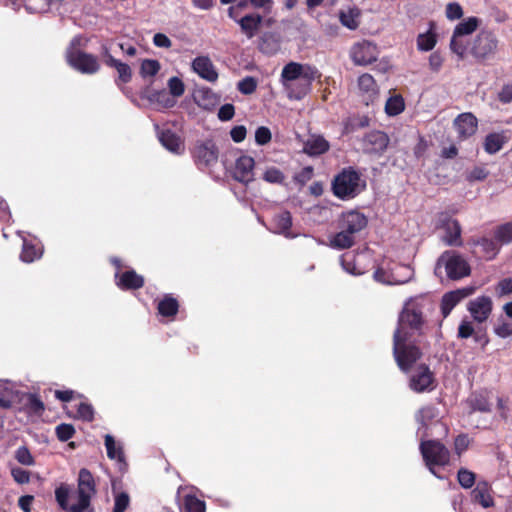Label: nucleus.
Here are the masks:
<instances>
[{"instance_id":"58","label":"nucleus","mask_w":512,"mask_h":512,"mask_svg":"<svg viewBox=\"0 0 512 512\" xmlns=\"http://www.w3.org/2000/svg\"><path fill=\"white\" fill-rule=\"evenodd\" d=\"M272 139L271 131L266 126H260L255 131V141L258 145H266Z\"/></svg>"},{"instance_id":"14","label":"nucleus","mask_w":512,"mask_h":512,"mask_svg":"<svg viewBox=\"0 0 512 512\" xmlns=\"http://www.w3.org/2000/svg\"><path fill=\"white\" fill-rule=\"evenodd\" d=\"M493 489L487 481H479L471 491V500L474 504L480 505L482 508H491L495 506L493 497Z\"/></svg>"},{"instance_id":"61","label":"nucleus","mask_w":512,"mask_h":512,"mask_svg":"<svg viewBox=\"0 0 512 512\" xmlns=\"http://www.w3.org/2000/svg\"><path fill=\"white\" fill-rule=\"evenodd\" d=\"M463 16V9L457 2H452L446 6V17L449 20H457Z\"/></svg>"},{"instance_id":"30","label":"nucleus","mask_w":512,"mask_h":512,"mask_svg":"<svg viewBox=\"0 0 512 512\" xmlns=\"http://www.w3.org/2000/svg\"><path fill=\"white\" fill-rule=\"evenodd\" d=\"M43 246L40 243L24 240L20 259L25 263H32L42 257Z\"/></svg>"},{"instance_id":"36","label":"nucleus","mask_w":512,"mask_h":512,"mask_svg":"<svg viewBox=\"0 0 512 512\" xmlns=\"http://www.w3.org/2000/svg\"><path fill=\"white\" fill-rule=\"evenodd\" d=\"M434 24H430V29L426 33L417 36V48L419 51H431L437 44V35L433 31Z\"/></svg>"},{"instance_id":"57","label":"nucleus","mask_w":512,"mask_h":512,"mask_svg":"<svg viewBox=\"0 0 512 512\" xmlns=\"http://www.w3.org/2000/svg\"><path fill=\"white\" fill-rule=\"evenodd\" d=\"M17 392L11 389H3L0 392V407L3 409H9L12 407L14 399L16 398Z\"/></svg>"},{"instance_id":"12","label":"nucleus","mask_w":512,"mask_h":512,"mask_svg":"<svg viewBox=\"0 0 512 512\" xmlns=\"http://www.w3.org/2000/svg\"><path fill=\"white\" fill-rule=\"evenodd\" d=\"M474 292L475 287L467 286L445 293L442 296L440 304L442 316L446 318L459 302L469 297Z\"/></svg>"},{"instance_id":"1","label":"nucleus","mask_w":512,"mask_h":512,"mask_svg":"<svg viewBox=\"0 0 512 512\" xmlns=\"http://www.w3.org/2000/svg\"><path fill=\"white\" fill-rule=\"evenodd\" d=\"M425 300L411 298L403 306L393 334V356L399 369L408 373L423 356Z\"/></svg>"},{"instance_id":"52","label":"nucleus","mask_w":512,"mask_h":512,"mask_svg":"<svg viewBox=\"0 0 512 512\" xmlns=\"http://www.w3.org/2000/svg\"><path fill=\"white\" fill-rule=\"evenodd\" d=\"M263 179L268 183L281 184L283 183L285 176L278 168L270 167L265 171Z\"/></svg>"},{"instance_id":"20","label":"nucleus","mask_w":512,"mask_h":512,"mask_svg":"<svg viewBox=\"0 0 512 512\" xmlns=\"http://www.w3.org/2000/svg\"><path fill=\"white\" fill-rule=\"evenodd\" d=\"M468 310L477 322L482 323L491 314L492 300L488 296L477 297L475 300L470 301Z\"/></svg>"},{"instance_id":"51","label":"nucleus","mask_w":512,"mask_h":512,"mask_svg":"<svg viewBox=\"0 0 512 512\" xmlns=\"http://www.w3.org/2000/svg\"><path fill=\"white\" fill-rule=\"evenodd\" d=\"M15 459L20 464L26 466H31L35 463L34 457L26 446H21L16 450Z\"/></svg>"},{"instance_id":"41","label":"nucleus","mask_w":512,"mask_h":512,"mask_svg":"<svg viewBox=\"0 0 512 512\" xmlns=\"http://www.w3.org/2000/svg\"><path fill=\"white\" fill-rule=\"evenodd\" d=\"M370 124V118L367 115H354L349 117L345 123V132L351 133L358 129L368 127Z\"/></svg>"},{"instance_id":"3","label":"nucleus","mask_w":512,"mask_h":512,"mask_svg":"<svg viewBox=\"0 0 512 512\" xmlns=\"http://www.w3.org/2000/svg\"><path fill=\"white\" fill-rule=\"evenodd\" d=\"M331 188L337 198L348 200L360 194L366 188V182L361 178L359 171L349 166L334 176Z\"/></svg>"},{"instance_id":"21","label":"nucleus","mask_w":512,"mask_h":512,"mask_svg":"<svg viewBox=\"0 0 512 512\" xmlns=\"http://www.w3.org/2000/svg\"><path fill=\"white\" fill-rule=\"evenodd\" d=\"M192 69L202 79L208 82H215L218 79V73L207 56H198L192 62Z\"/></svg>"},{"instance_id":"16","label":"nucleus","mask_w":512,"mask_h":512,"mask_svg":"<svg viewBox=\"0 0 512 512\" xmlns=\"http://www.w3.org/2000/svg\"><path fill=\"white\" fill-rule=\"evenodd\" d=\"M115 281L118 288L124 291L138 290L145 284L144 277L133 269L124 272L117 271L115 273Z\"/></svg>"},{"instance_id":"4","label":"nucleus","mask_w":512,"mask_h":512,"mask_svg":"<svg viewBox=\"0 0 512 512\" xmlns=\"http://www.w3.org/2000/svg\"><path fill=\"white\" fill-rule=\"evenodd\" d=\"M87 42L88 40L81 35L73 37L66 50V61L72 68L83 74H95L100 69L97 56L80 49L85 47Z\"/></svg>"},{"instance_id":"31","label":"nucleus","mask_w":512,"mask_h":512,"mask_svg":"<svg viewBox=\"0 0 512 512\" xmlns=\"http://www.w3.org/2000/svg\"><path fill=\"white\" fill-rule=\"evenodd\" d=\"M158 313L167 318H173L179 311V302L176 298L170 294L164 295V297L158 302L157 305Z\"/></svg>"},{"instance_id":"26","label":"nucleus","mask_w":512,"mask_h":512,"mask_svg":"<svg viewBox=\"0 0 512 512\" xmlns=\"http://www.w3.org/2000/svg\"><path fill=\"white\" fill-rule=\"evenodd\" d=\"M445 235L443 242L448 246L461 247L463 241L461 238L462 228L457 219L448 220L444 225Z\"/></svg>"},{"instance_id":"5","label":"nucleus","mask_w":512,"mask_h":512,"mask_svg":"<svg viewBox=\"0 0 512 512\" xmlns=\"http://www.w3.org/2000/svg\"><path fill=\"white\" fill-rule=\"evenodd\" d=\"M441 267H444L447 278L453 281L463 279L471 274L468 261L455 250H446L439 256L435 267L436 275H439Z\"/></svg>"},{"instance_id":"54","label":"nucleus","mask_w":512,"mask_h":512,"mask_svg":"<svg viewBox=\"0 0 512 512\" xmlns=\"http://www.w3.org/2000/svg\"><path fill=\"white\" fill-rule=\"evenodd\" d=\"M186 512H205V502L195 496H188L185 500Z\"/></svg>"},{"instance_id":"40","label":"nucleus","mask_w":512,"mask_h":512,"mask_svg":"<svg viewBox=\"0 0 512 512\" xmlns=\"http://www.w3.org/2000/svg\"><path fill=\"white\" fill-rule=\"evenodd\" d=\"M303 64L297 62H289L286 64L281 72L283 81H294L301 78Z\"/></svg>"},{"instance_id":"48","label":"nucleus","mask_w":512,"mask_h":512,"mask_svg":"<svg viewBox=\"0 0 512 512\" xmlns=\"http://www.w3.org/2000/svg\"><path fill=\"white\" fill-rule=\"evenodd\" d=\"M75 432V428L72 424L61 423L55 428L56 436L61 442H66L71 439Z\"/></svg>"},{"instance_id":"9","label":"nucleus","mask_w":512,"mask_h":512,"mask_svg":"<svg viewBox=\"0 0 512 512\" xmlns=\"http://www.w3.org/2000/svg\"><path fill=\"white\" fill-rule=\"evenodd\" d=\"M389 136L380 130H372L361 140L362 150L365 154L381 156L388 148Z\"/></svg>"},{"instance_id":"11","label":"nucleus","mask_w":512,"mask_h":512,"mask_svg":"<svg viewBox=\"0 0 512 512\" xmlns=\"http://www.w3.org/2000/svg\"><path fill=\"white\" fill-rule=\"evenodd\" d=\"M367 224V217L363 213L356 210L343 212L339 219V228L353 235L363 230Z\"/></svg>"},{"instance_id":"33","label":"nucleus","mask_w":512,"mask_h":512,"mask_svg":"<svg viewBox=\"0 0 512 512\" xmlns=\"http://www.w3.org/2000/svg\"><path fill=\"white\" fill-rule=\"evenodd\" d=\"M507 142V137L503 133H490L485 137L484 150L488 154H495L500 151Z\"/></svg>"},{"instance_id":"63","label":"nucleus","mask_w":512,"mask_h":512,"mask_svg":"<svg viewBox=\"0 0 512 512\" xmlns=\"http://www.w3.org/2000/svg\"><path fill=\"white\" fill-rule=\"evenodd\" d=\"M494 332L501 338H507L512 335V322L501 321L494 327Z\"/></svg>"},{"instance_id":"56","label":"nucleus","mask_w":512,"mask_h":512,"mask_svg":"<svg viewBox=\"0 0 512 512\" xmlns=\"http://www.w3.org/2000/svg\"><path fill=\"white\" fill-rule=\"evenodd\" d=\"M77 414L83 421L91 422L94 420V409L91 404L82 402L79 404Z\"/></svg>"},{"instance_id":"47","label":"nucleus","mask_w":512,"mask_h":512,"mask_svg":"<svg viewBox=\"0 0 512 512\" xmlns=\"http://www.w3.org/2000/svg\"><path fill=\"white\" fill-rule=\"evenodd\" d=\"M160 68H161L160 63L157 60L145 59L141 63L140 74L143 77H146V76L152 77V76H155L159 72Z\"/></svg>"},{"instance_id":"19","label":"nucleus","mask_w":512,"mask_h":512,"mask_svg":"<svg viewBox=\"0 0 512 512\" xmlns=\"http://www.w3.org/2000/svg\"><path fill=\"white\" fill-rule=\"evenodd\" d=\"M254 165L255 161L251 156L242 155L237 158L233 171L234 179L242 183L252 181Z\"/></svg>"},{"instance_id":"25","label":"nucleus","mask_w":512,"mask_h":512,"mask_svg":"<svg viewBox=\"0 0 512 512\" xmlns=\"http://www.w3.org/2000/svg\"><path fill=\"white\" fill-rule=\"evenodd\" d=\"M270 225L274 233L282 234L285 237H295V234L291 232L292 216L289 211L276 213L271 219Z\"/></svg>"},{"instance_id":"43","label":"nucleus","mask_w":512,"mask_h":512,"mask_svg":"<svg viewBox=\"0 0 512 512\" xmlns=\"http://www.w3.org/2000/svg\"><path fill=\"white\" fill-rule=\"evenodd\" d=\"M25 405L30 413L38 416L42 415L45 410V405L37 394L28 393Z\"/></svg>"},{"instance_id":"17","label":"nucleus","mask_w":512,"mask_h":512,"mask_svg":"<svg viewBox=\"0 0 512 512\" xmlns=\"http://www.w3.org/2000/svg\"><path fill=\"white\" fill-rule=\"evenodd\" d=\"M467 244L473 248L479 247L480 257L486 260L494 259L500 251V247L495 238L491 239L488 237H471L467 241Z\"/></svg>"},{"instance_id":"59","label":"nucleus","mask_w":512,"mask_h":512,"mask_svg":"<svg viewBox=\"0 0 512 512\" xmlns=\"http://www.w3.org/2000/svg\"><path fill=\"white\" fill-rule=\"evenodd\" d=\"M488 175L489 172L484 167L476 166L467 174L466 180L469 182L483 181Z\"/></svg>"},{"instance_id":"49","label":"nucleus","mask_w":512,"mask_h":512,"mask_svg":"<svg viewBox=\"0 0 512 512\" xmlns=\"http://www.w3.org/2000/svg\"><path fill=\"white\" fill-rule=\"evenodd\" d=\"M437 416V410L433 406H425L418 412L417 419L422 426H427Z\"/></svg>"},{"instance_id":"23","label":"nucleus","mask_w":512,"mask_h":512,"mask_svg":"<svg viewBox=\"0 0 512 512\" xmlns=\"http://www.w3.org/2000/svg\"><path fill=\"white\" fill-rule=\"evenodd\" d=\"M263 17L259 13H249L237 20L241 32L248 38L255 37L261 27Z\"/></svg>"},{"instance_id":"32","label":"nucleus","mask_w":512,"mask_h":512,"mask_svg":"<svg viewBox=\"0 0 512 512\" xmlns=\"http://www.w3.org/2000/svg\"><path fill=\"white\" fill-rule=\"evenodd\" d=\"M359 89L367 95L366 104L368 101H373L378 94V87L372 75L365 73L358 78Z\"/></svg>"},{"instance_id":"29","label":"nucleus","mask_w":512,"mask_h":512,"mask_svg":"<svg viewBox=\"0 0 512 512\" xmlns=\"http://www.w3.org/2000/svg\"><path fill=\"white\" fill-rule=\"evenodd\" d=\"M365 257L364 254L354 255L346 253L341 256V265L343 269L355 276L362 275L365 270L360 266L362 259Z\"/></svg>"},{"instance_id":"24","label":"nucleus","mask_w":512,"mask_h":512,"mask_svg":"<svg viewBox=\"0 0 512 512\" xmlns=\"http://www.w3.org/2000/svg\"><path fill=\"white\" fill-rule=\"evenodd\" d=\"M459 138L466 139L475 134L477 130V118L472 113H462L454 121Z\"/></svg>"},{"instance_id":"42","label":"nucleus","mask_w":512,"mask_h":512,"mask_svg":"<svg viewBox=\"0 0 512 512\" xmlns=\"http://www.w3.org/2000/svg\"><path fill=\"white\" fill-rule=\"evenodd\" d=\"M405 109V102L401 95H394L388 98L385 104V112L389 116H396Z\"/></svg>"},{"instance_id":"50","label":"nucleus","mask_w":512,"mask_h":512,"mask_svg":"<svg viewBox=\"0 0 512 512\" xmlns=\"http://www.w3.org/2000/svg\"><path fill=\"white\" fill-rule=\"evenodd\" d=\"M151 100L161 104L162 107H164V108H172L176 103L174 98H172L170 96V94L168 92H166L165 90H161V91H157V92L153 93Z\"/></svg>"},{"instance_id":"55","label":"nucleus","mask_w":512,"mask_h":512,"mask_svg":"<svg viewBox=\"0 0 512 512\" xmlns=\"http://www.w3.org/2000/svg\"><path fill=\"white\" fill-rule=\"evenodd\" d=\"M130 503V497L126 492H121L115 496L112 512H125Z\"/></svg>"},{"instance_id":"53","label":"nucleus","mask_w":512,"mask_h":512,"mask_svg":"<svg viewBox=\"0 0 512 512\" xmlns=\"http://www.w3.org/2000/svg\"><path fill=\"white\" fill-rule=\"evenodd\" d=\"M169 94L173 97H180L185 92V85L178 77H172L168 80Z\"/></svg>"},{"instance_id":"44","label":"nucleus","mask_w":512,"mask_h":512,"mask_svg":"<svg viewBox=\"0 0 512 512\" xmlns=\"http://www.w3.org/2000/svg\"><path fill=\"white\" fill-rule=\"evenodd\" d=\"M105 447L107 451L108 458L114 460L117 459L122 461L124 458L123 451L121 447L116 448V442L112 435L107 434L105 436Z\"/></svg>"},{"instance_id":"13","label":"nucleus","mask_w":512,"mask_h":512,"mask_svg":"<svg viewBox=\"0 0 512 512\" xmlns=\"http://www.w3.org/2000/svg\"><path fill=\"white\" fill-rule=\"evenodd\" d=\"M351 58L357 65H368L377 60L376 46L368 41L355 44L351 49Z\"/></svg>"},{"instance_id":"2","label":"nucleus","mask_w":512,"mask_h":512,"mask_svg":"<svg viewBox=\"0 0 512 512\" xmlns=\"http://www.w3.org/2000/svg\"><path fill=\"white\" fill-rule=\"evenodd\" d=\"M55 500L58 506L67 512H93L91 500L96 495V481L93 474L86 468L80 469L77 478L76 504L69 505L71 488L67 483H61L55 489Z\"/></svg>"},{"instance_id":"46","label":"nucleus","mask_w":512,"mask_h":512,"mask_svg":"<svg viewBox=\"0 0 512 512\" xmlns=\"http://www.w3.org/2000/svg\"><path fill=\"white\" fill-rule=\"evenodd\" d=\"M457 480L461 487L469 489L475 484L476 475L466 468H460L457 473Z\"/></svg>"},{"instance_id":"28","label":"nucleus","mask_w":512,"mask_h":512,"mask_svg":"<svg viewBox=\"0 0 512 512\" xmlns=\"http://www.w3.org/2000/svg\"><path fill=\"white\" fill-rule=\"evenodd\" d=\"M330 149L329 142L321 135H312L304 143L303 151L309 156H319Z\"/></svg>"},{"instance_id":"6","label":"nucleus","mask_w":512,"mask_h":512,"mask_svg":"<svg viewBox=\"0 0 512 512\" xmlns=\"http://www.w3.org/2000/svg\"><path fill=\"white\" fill-rule=\"evenodd\" d=\"M420 451L430 472L436 475L435 466H446L450 462V452L439 440H427L420 444Z\"/></svg>"},{"instance_id":"34","label":"nucleus","mask_w":512,"mask_h":512,"mask_svg":"<svg viewBox=\"0 0 512 512\" xmlns=\"http://www.w3.org/2000/svg\"><path fill=\"white\" fill-rule=\"evenodd\" d=\"M361 11L357 7L349 8L347 11H340L339 20L341 24L350 30H355L359 27V18Z\"/></svg>"},{"instance_id":"39","label":"nucleus","mask_w":512,"mask_h":512,"mask_svg":"<svg viewBox=\"0 0 512 512\" xmlns=\"http://www.w3.org/2000/svg\"><path fill=\"white\" fill-rule=\"evenodd\" d=\"M494 238L501 245L509 244L512 242V222H507L497 226L494 230Z\"/></svg>"},{"instance_id":"7","label":"nucleus","mask_w":512,"mask_h":512,"mask_svg":"<svg viewBox=\"0 0 512 512\" xmlns=\"http://www.w3.org/2000/svg\"><path fill=\"white\" fill-rule=\"evenodd\" d=\"M498 47V39L494 32L481 30L473 41L471 54L478 61H485L491 58Z\"/></svg>"},{"instance_id":"8","label":"nucleus","mask_w":512,"mask_h":512,"mask_svg":"<svg viewBox=\"0 0 512 512\" xmlns=\"http://www.w3.org/2000/svg\"><path fill=\"white\" fill-rule=\"evenodd\" d=\"M218 156V147L211 139L196 142L192 149V157L194 162L201 170L216 164L218 161Z\"/></svg>"},{"instance_id":"37","label":"nucleus","mask_w":512,"mask_h":512,"mask_svg":"<svg viewBox=\"0 0 512 512\" xmlns=\"http://www.w3.org/2000/svg\"><path fill=\"white\" fill-rule=\"evenodd\" d=\"M355 243V236L340 229L331 239V246L336 249H348Z\"/></svg>"},{"instance_id":"15","label":"nucleus","mask_w":512,"mask_h":512,"mask_svg":"<svg viewBox=\"0 0 512 512\" xmlns=\"http://www.w3.org/2000/svg\"><path fill=\"white\" fill-rule=\"evenodd\" d=\"M102 56L104 58V63L108 67L115 68L118 73V78L116 80V84H126L129 83L132 79V70L130 66L126 63L121 62L120 60L115 59L110 53L109 49L106 46L102 47Z\"/></svg>"},{"instance_id":"62","label":"nucleus","mask_w":512,"mask_h":512,"mask_svg":"<svg viewBox=\"0 0 512 512\" xmlns=\"http://www.w3.org/2000/svg\"><path fill=\"white\" fill-rule=\"evenodd\" d=\"M313 177V167L306 166L294 176V181L301 186L305 185Z\"/></svg>"},{"instance_id":"27","label":"nucleus","mask_w":512,"mask_h":512,"mask_svg":"<svg viewBox=\"0 0 512 512\" xmlns=\"http://www.w3.org/2000/svg\"><path fill=\"white\" fill-rule=\"evenodd\" d=\"M399 268L406 272L405 275H408L406 279H397L393 276L395 275L393 272H388L382 267H377L373 273V278L375 281L383 284H401L406 282L409 277L414 275V271L407 265H400Z\"/></svg>"},{"instance_id":"64","label":"nucleus","mask_w":512,"mask_h":512,"mask_svg":"<svg viewBox=\"0 0 512 512\" xmlns=\"http://www.w3.org/2000/svg\"><path fill=\"white\" fill-rule=\"evenodd\" d=\"M496 292L499 296L512 294V278H505L498 282Z\"/></svg>"},{"instance_id":"38","label":"nucleus","mask_w":512,"mask_h":512,"mask_svg":"<svg viewBox=\"0 0 512 512\" xmlns=\"http://www.w3.org/2000/svg\"><path fill=\"white\" fill-rule=\"evenodd\" d=\"M478 26L479 19L477 17H469L456 25L453 34L455 37L470 35L476 31Z\"/></svg>"},{"instance_id":"22","label":"nucleus","mask_w":512,"mask_h":512,"mask_svg":"<svg viewBox=\"0 0 512 512\" xmlns=\"http://www.w3.org/2000/svg\"><path fill=\"white\" fill-rule=\"evenodd\" d=\"M161 144L170 152L175 154H183L185 151L184 140L171 129H163L158 134Z\"/></svg>"},{"instance_id":"10","label":"nucleus","mask_w":512,"mask_h":512,"mask_svg":"<svg viewBox=\"0 0 512 512\" xmlns=\"http://www.w3.org/2000/svg\"><path fill=\"white\" fill-rule=\"evenodd\" d=\"M409 387L417 393L433 390L435 387V377L429 366L420 364L415 373L410 377Z\"/></svg>"},{"instance_id":"60","label":"nucleus","mask_w":512,"mask_h":512,"mask_svg":"<svg viewBox=\"0 0 512 512\" xmlns=\"http://www.w3.org/2000/svg\"><path fill=\"white\" fill-rule=\"evenodd\" d=\"M469 445L470 438L468 437L467 434L463 433L458 435L454 441L455 453L460 456L464 451L468 449Z\"/></svg>"},{"instance_id":"18","label":"nucleus","mask_w":512,"mask_h":512,"mask_svg":"<svg viewBox=\"0 0 512 512\" xmlns=\"http://www.w3.org/2000/svg\"><path fill=\"white\" fill-rule=\"evenodd\" d=\"M281 34L278 31H265L258 39V49L266 55H275L281 48Z\"/></svg>"},{"instance_id":"35","label":"nucleus","mask_w":512,"mask_h":512,"mask_svg":"<svg viewBox=\"0 0 512 512\" xmlns=\"http://www.w3.org/2000/svg\"><path fill=\"white\" fill-rule=\"evenodd\" d=\"M467 403L471 412L488 413L491 411V404L488 397L483 393H473L468 399Z\"/></svg>"},{"instance_id":"45","label":"nucleus","mask_w":512,"mask_h":512,"mask_svg":"<svg viewBox=\"0 0 512 512\" xmlns=\"http://www.w3.org/2000/svg\"><path fill=\"white\" fill-rule=\"evenodd\" d=\"M258 86V81L253 76H246L237 83V89L244 95L253 94Z\"/></svg>"}]
</instances>
